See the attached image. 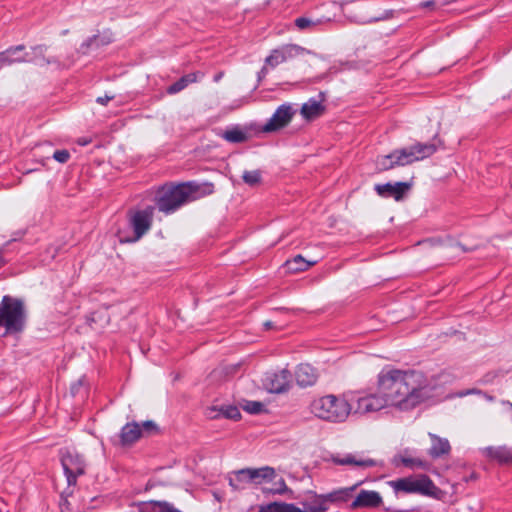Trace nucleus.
Masks as SVG:
<instances>
[{
	"mask_svg": "<svg viewBox=\"0 0 512 512\" xmlns=\"http://www.w3.org/2000/svg\"><path fill=\"white\" fill-rule=\"evenodd\" d=\"M448 382L446 372L427 377L418 370L387 366L377 375V393L358 397L355 413H374L387 407L411 411L437 396L440 386Z\"/></svg>",
	"mask_w": 512,
	"mask_h": 512,
	"instance_id": "1",
	"label": "nucleus"
},
{
	"mask_svg": "<svg viewBox=\"0 0 512 512\" xmlns=\"http://www.w3.org/2000/svg\"><path fill=\"white\" fill-rule=\"evenodd\" d=\"M212 192L213 185L211 183L198 184L196 182H187L163 186L157 192L156 205L159 211L171 214L187 202L194 201Z\"/></svg>",
	"mask_w": 512,
	"mask_h": 512,
	"instance_id": "2",
	"label": "nucleus"
},
{
	"mask_svg": "<svg viewBox=\"0 0 512 512\" xmlns=\"http://www.w3.org/2000/svg\"><path fill=\"white\" fill-rule=\"evenodd\" d=\"M310 411L321 420L343 423L351 414L352 407L344 395L329 394L313 399Z\"/></svg>",
	"mask_w": 512,
	"mask_h": 512,
	"instance_id": "3",
	"label": "nucleus"
},
{
	"mask_svg": "<svg viewBox=\"0 0 512 512\" xmlns=\"http://www.w3.org/2000/svg\"><path fill=\"white\" fill-rule=\"evenodd\" d=\"M437 148L432 143H416L412 146L396 149L388 155L378 159V165L384 169H392L395 166H405L416 161L430 157Z\"/></svg>",
	"mask_w": 512,
	"mask_h": 512,
	"instance_id": "4",
	"label": "nucleus"
},
{
	"mask_svg": "<svg viewBox=\"0 0 512 512\" xmlns=\"http://www.w3.org/2000/svg\"><path fill=\"white\" fill-rule=\"evenodd\" d=\"M27 320L25 304L22 299L5 295L0 302V326L7 334H16L24 330Z\"/></svg>",
	"mask_w": 512,
	"mask_h": 512,
	"instance_id": "5",
	"label": "nucleus"
},
{
	"mask_svg": "<svg viewBox=\"0 0 512 512\" xmlns=\"http://www.w3.org/2000/svg\"><path fill=\"white\" fill-rule=\"evenodd\" d=\"M395 493L421 494L435 496L438 488L433 481L425 474L399 478L389 482Z\"/></svg>",
	"mask_w": 512,
	"mask_h": 512,
	"instance_id": "6",
	"label": "nucleus"
},
{
	"mask_svg": "<svg viewBox=\"0 0 512 512\" xmlns=\"http://www.w3.org/2000/svg\"><path fill=\"white\" fill-rule=\"evenodd\" d=\"M154 207L148 206L129 214V225L133 230L132 236L120 232V241L125 243L136 242L150 229L153 221Z\"/></svg>",
	"mask_w": 512,
	"mask_h": 512,
	"instance_id": "7",
	"label": "nucleus"
},
{
	"mask_svg": "<svg viewBox=\"0 0 512 512\" xmlns=\"http://www.w3.org/2000/svg\"><path fill=\"white\" fill-rule=\"evenodd\" d=\"M296 111L291 104L285 103L280 105L268 121L261 127L263 133H274L286 126L292 121Z\"/></svg>",
	"mask_w": 512,
	"mask_h": 512,
	"instance_id": "8",
	"label": "nucleus"
},
{
	"mask_svg": "<svg viewBox=\"0 0 512 512\" xmlns=\"http://www.w3.org/2000/svg\"><path fill=\"white\" fill-rule=\"evenodd\" d=\"M309 53V50L299 45L286 44L272 50L270 55L266 57L265 64L275 68L281 63Z\"/></svg>",
	"mask_w": 512,
	"mask_h": 512,
	"instance_id": "9",
	"label": "nucleus"
},
{
	"mask_svg": "<svg viewBox=\"0 0 512 512\" xmlns=\"http://www.w3.org/2000/svg\"><path fill=\"white\" fill-rule=\"evenodd\" d=\"M61 463L69 485H75L77 477L85 473V461L78 453L67 450L62 454Z\"/></svg>",
	"mask_w": 512,
	"mask_h": 512,
	"instance_id": "10",
	"label": "nucleus"
},
{
	"mask_svg": "<svg viewBox=\"0 0 512 512\" xmlns=\"http://www.w3.org/2000/svg\"><path fill=\"white\" fill-rule=\"evenodd\" d=\"M292 375L289 370L281 369L268 373L265 378V386L272 393H282L289 389Z\"/></svg>",
	"mask_w": 512,
	"mask_h": 512,
	"instance_id": "11",
	"label": "nucleus"
},
{
	"mask_svg": "<svg viewBox=\"0 0 512 512\" xmlns=\"http://www.w3.org/2000/svg\"><path fill=\"white\" fill-rule=\"evenodd\" d=\"M333 462L341 466H354L358 468L375 467L379 463L372 458H365L359 454L348 453L343 456L333 457Z\"/></svg>",
	"mask_w": 512,
	"mask_h": 512,
	"instance_id": "12",
	"label": "nucleus"
},
{
	"mask_svg": "<svg viewBox=\"0 0 512 512\" xmlns=\"http://www.w3.org/2000/svg\"><path fill=\"white\" fill-rule=\"evenodd\" d=\"M482 454L500 465L512 464V448L507 446H489L481 450Z\"/></svg>",
	"mask_w": 512,
	"mask_h": 512,
	"instance_id": "13",
	"label": "nucleus"
},
{
	"mask_svg": "<svg viewBox=\"0 0 512 512\" xmlns=\"http://www.w3.org/2000/svg\"><path fill=\"white\" fill-rule=\"evenodd\" d=\"M382 504V497L377 491L361 490L351 503L352 509L376 508Z\"/></svg>",
	"mask_w": 512,
	"mask_h": 512,
	"instance_id": "14",
	"label": "nucleus"
},
{
	"mask_svg": "<svg viewBox=\"0 0 512 512\" xmlns=\"http://www.w3.org/2000/svg\"><path fill=\"white\" fill-rule=\"evenodd\" d=\"M428 436L431 441V446L427 453L431 458L438 459L450 454L451 445L447 438L440 437L431 432L428 433Z\"/></svg>",
	"mask_w": 512,
	"mask_h": 512,
	"instance_id": "15",
	"label": "nucleus"
},
{
	"mask_svg": "<svg viewBox=\"0 0 512 512\" xmlns=\"http://www.w3.org/2000/svg\"><path fill=\"white\" fill-rule=\"evenodd\" d=\"M409 188L410 185L405 182H397L395 184H377L375 186V190L378 195L382 197H393L397 201L402 199L403 195L409 190Z\"/></svg>",
	"mask_w": 512,
	"mask_h": 512,
	"instance_id": "16",
	"label": "nucleus"
},
{
	"mask_svg": "<svg viewBox=\"0 0 512 512\" xmlns=\"http://www.w3.org/2000/svg\"><path fill=\"white\" fill-rule=\"evenodd\" d=\"M317 379V370L310 364H300L295 370L296 383L302 388L313 386Z\"/></svg>",
	"mask_w": 512,
	"mask_h": 512,
	"instance_id": "17",
	"label": "nucleus"
},
{
	"mask_svg": "<svg viewBox=\"0 0 512 512\" xmlns=\"http://www.w3.org/2000/svg\"><path fill=\"white\" fill-rule=\"evenodd\" d=\"M207 416L210 419L226 418L237 421L241 418L240 410L233 405L210 407L207 410Z\"/></svg>",
	"mask_w": 512,
	"mask_h": 512,
	"instance_id": "18",
	"label": "nucleus"
},
{
	"mask_svg": "<svg viewBox=\"0 0 512 512\" xmlns=\"http://www.w3.org/2000/svg\"><path fill=\"white\" fill-rule=\"evenodd\" d=\"M228 483L233 491H241L246 489L247 485L252 484L249 477V468H244L229 473Z\"/></svg>",
	"mask_w": 512,
	"mask_h": 512,
	"instance_id": "19",
	"label": "nucleus"
},
{
	"mask_svg": "<svg viewBox=\"0 0 512 512\" xmlns=\"http://www.w3.org/2000/svg\"><path fill=\"white\" fill-rule=\"evenodd\" d=\"M249 477L252 484L261 485L273 481L276 477V472L274 468L269 466L249 468Z\"/></svg>",
	"mask_w": 512,
	"mask_h": 512,
	"instance_id": "20",
	"label": "nucleus"
},
{
	"mask_svg": "<svg viewBox=\"0 0 512 512\" xmlns=\"http://www.w3.org/2000/svg\"><path fill=\"white\" fill-rule=\"evenodd\" d=\"M325 111V106L322 104V100L315 98L309 99L301 107V115L306 120H313L320 117Z\"/></svg>",
	"mask_w": 512,
	"mask_h": 512,
	"instance_id": "21",
	"label": "nucleus"
},
{
	"mask_svg": "<svg viewBox=\"0 0 512 512\" xmlns=\"http://www.w3.org/2000/svg\"><path fill=\"white\" fill-rule=\"evenodd\" d=\"M301 504L303 506L301 512H325L328 510L324 494L313 493L310 497L301 501Z\"/></svg>",
	"mask_w": 512,
	"mask_h": 512,
	"instance_id": "22",
	"label": "nucleus"
},
{
	"mask_svg": "<svg viewBox=\"0 0 512 512\" xmlns=\"http://www.w3.org/2000/svg\"><path fill=\"white\" fill-rule=\"evenodd\" d=\"M360 484L361 483H356L351 487L339 488V489L333 490L327 494H324L326 503L327 502L343 503V502L348 501L349 498L351 497L352 493L357 489V487Z\"/></svg>",
	"mask_w": 512,
	"mask_h": 512,
	"instance_id": "23",
	"label": "nucleus"
},
{
	"mask_svg": "<svg viewBox=\"0 0 512 512\" xmlns=\"http://www.w3.org/2000/svg\"><path fill=\"white\" fill-rule=\"evenodd\" d=\"M46 50L47 47L45 45H36L31 48V53H25L22 57H26V59H35V61L28 62L39 66H46L51 63H56L55 59L45 57Z\"/></svg>",
	"mask_w": 512,
	"mask_h": 512,
	"instance_id": "24",
	"label": "nucleus"
},
{
	"mask_svg": "<svg viewBox=\"0 0 512 512\" xmlns=\"http://www.w3.org/2000/svg\"><path fill=\"white\" fill-rule=\"evenodd\" d=\"M24 50V45H18L15 47L8 48L5 52L0 53V68L6 65H11L13 63H23L25 61H35V59H26V57H16L13 56L20 51Z\"/></svg>",
	"mask_w": 512,
	"mask_h": 512,
	"instance_id": "25",
	"label": "nucleus"
},
{
	"mask_svg": "<svg viewBox=\"0 0 512 512\" xmlns=\"http://www.w3.org/2000/svg\"><path fill=\"white\" fill-rule=\"evenodd\" d=\"M142 430L140 426L133 422L127 423L122 429L120 433V439L122 444H131L137 441L141 436Z\"/></svg>",
	"mask_w": 512,
	"mask_h": 512,
	"instance_id": "26",
	"label": "nucleus"
},
{
	"mask_svg": "<svg viewBox=\"0 0 512 512\" xmlns=\"http://www.w3.org/2000/svg\"><path fill=\"white\" fill-rule=\"evenodd\" d=\"M315 263V261L311 262L303 258L301 255H297L294 258L287 260L284 264V268L289 273H297L307 270Z\"/></svg>",
	"mask_w": 512,
	"mask_h": 512,
	"instance_id": "27",
	"label": "nucleus"
},
{
	"mask_svg": "<svg viewBox=\"0 0 512 512\" xmlns=\"http://www.w3.org/2000/svg\"><path fill=\"white\" fill-rule=\"evenodd\" d=\"M259 512H301V509L292 503L273 502L261 507Z\"/></svg>",
	"mask_w": 512,
	"mask_h": 512,
	"instance_id": "28",
	"label": "nucleus"
},
{
	"mask_svg": "<svg viewBox=\"0 0 512 512\" xmlns=\"http://www.w3.org/2000/svg\"><path fill=\"white\" fill-rule=\"evenodd\" d=\"M223 138L231 143H242L246 140V135L242 130L235 128L225 131Z\"/></svg>",
	"mask_w": 512,
	"mask_h": 512,
	"instance_id": "29",
	"label": "nucleus"
},
{
	"mask_svg": "<svg viewBox=\"0 0 512 512\" xmlns=\"http://www.w3.org/2000/svg\"><path fill=\"white\" fill-rule=\"evenodd\" d=\"M401 462L405 467L409 468H421L427 470L430 466V464L425 460L406 456L401 457Z\"/></svg>",
	"mask_w": 512,
	"mask_h": 512,
	"instance_id": "30",
	"label": "nucleus"
},
{
	"mask_svg": "<svg viewBox=\"0 0 512 512\" xmlns=\"http://www.w3.org/2000/svg\"><path fill=\"white\" fill-rule=\"evenodd\" d=\"M243 181L249 186H256L261 182L262 175L260 170L244 171Z\"/></svg>",
	"mask_w": 512,
	"mask_h": 512,
	"instance_id": "31",
	"label": "nucleus"
},
{
	"mask_svg": "<svg viewBox=\"0 0 512 512\" xmlns=\"http://www.w3.org/2000/svg\"><path fill=\"white\" fill-rule=\"evenodd\" d=\"M288 490L287 485L283 478H279L277 481L274 482L273 487L271 488H264L265 493H271V494H283Z\"/></svg>",
	"mask_w": 512,
	"mask_h": 512,
	"instance_id": "32",
	"label": "nucleus"
},
{
	"mask_svg": "<svg viewBox=\"0 0 512 512\" xmlns=\"http://www.w3.org/2000/svg\"><path fill=\"white\" fill-rule=\"evenodd\" d=\"M264 408L263 403L258 401H248L244 406L243 409L251 414H258L260 413Z\"/></svg>",
	"mask_w": 512,
	"mask_h": 512,
	"instance_id": "33",
	"label": "nucleus"
},
{
	"mask_svg": "<svg viewBox=\"0 0 512 512\" xmlns=\"http://www.w3.org/2000/svg\"><path fill=\"white\" fill-rule=\"evenodd\" d=\"M154 512H181L176 509L173 505L167 502H155L153 506Z\"/></svg>",
	"mask_w": 512,
	"mask_h": 512,
	"instance_id": "34",
	"label": "nucleus"
},
{
	"mask_svg": "<svg viewBox=\"0 0 512 512\" xmlns=\"http://www.w3.org/2000/svg\"><path fill=\"white\" fill-rule=\"evenodd\" d=\"M186 87H187V84L181 77L180 79H178L176 82H174L172 85H170L167 88V92H168V94H176V93L182 91L183 89H185Z\"/></svg>",
	"mask_w": 512,
	"mask_h": 512,
	"instance_id": "35",
	"label": "nucleus"
},
{
	"mask_svg": "<svg viewBox=\"0 0 512 512\" xmlns=\"http://www.w3.org/2000/svg\"><path fill=\"white\" fill-rule=\"evenodd\" d=\"M314 25H316V22L307 17H298L295 19V26L300 30H304Z\"/></svg>",
	"mask_w": 512,
	"mask_h": 512,
	"instance_id": "36",
	"label": "nucleus"
},
{
	"mask_svg": "<svg viewBox=\"0 0 512 512\" xmlns=\"http://www.w3.org/2000/svg\"><path fill=\"white\" fill-rule=\"evenodd\" d=\"M52 157L59 163H66L68 162V160L70 159V153L68 150L66 149H62V150H56L53 154H52Z\"/></svg>",
	"mask_w": 512,
	"mask_h": 512,
	"instance_id": "37",
	"label": "nucleus"
},
{
	"mask_svg": "<svg viewBox=\"0 0 512 512\" xmlns=\"http://www.w3.org/2000/svg\"><path fill=\"white\" fill-rule=\"evenodd\" d=\"M202 77H203V74L200 72H193V73H189V74L182 76V78L185 81V83L187 84V86L189 84L197 82Z\"/></svg>",
	"mask_w": 512,
	"mask_h": 512,
	"instance_id": "38",
	"label": "nucleus"
},
{
	"mask_svg": "<svg viewBox=\"0 0 512 512\" xmlns=\"http://www.w3.org/2000/svg\"><path fill=\"white\" fill-rule=\"evenodd\" d=\"M114 99V96H108V95H105L103 97H98L96 99V102L101 104V105H106L110 100Z\"/></svg>",
	"mask_w": 512,
	"mask_h": 512,
	"instance_id": "39",
	"label": "nucleus"
},
{
	"mask_svg": "<svg viewBox=\"0 0 512 512\" xmlns=\"http://www.w3.org/2000/svg\"><path fill=\"white\" fill-rule=\"evenodd\" d=\"M422 8H433L435 6V2L432 0L424 1L420 4Z\"/></svg>",
	"mask_w": 512,
	"mask_h": 512,
	"instance_id": "40",
	"label": "nucleus"
},
{
	"mask_svg": "<svg viewBox=\"0 0 512 512\" xmlns=\"http://www.w3.org/2000/svg\"><path fill=\"white\" fill-rule=\"evenodd\" d=\"M154 427H155V425H154V423L152 421H146V422L143 423V428L145 430H150V429H152Z\"/></svg>",
	"mask_w": 512,
	"mask_h": 512,
	"instance_id": "41",
	"label": "nucleus"
},
{
	"mask_svg": "<svg viewBox=\"0 0 512 512\" xmlns=\"http://www.w3.org/2000/svg\"><path fill=\"white\" fill-rule=\"evenodd\" d=\"M98 40H99V37L94 36L93 38L89 39V41L87 42V45L90 46V45L98 44Z\"/></svg>",
	"mask_w": 512,
	"mask_h": 512,
	"instance_id": "42",
	"label": "nucleus"
},
{
	"mask_svg": "<svg viewBox=\"0 0 512 512\" xmlns=\"http://www.w3.org/2000/svg\"><path fill=\"white\" fill-rule=\"evenodd\" d=\"M223 77V73L220 72V73H217L215 76H214V81L215 82H219L221 80V78Z\"/></svg>",
	"mask_w": 512,
	"mask_h": 512,
	"instance_id": "43",
	"label": "nucleus"
},
{
	"mask_svg": "<svg viewBox=\"0 0 512 512\" xmlns=\"http://www.w3.org/2000/svg\"><path fill=\"white\" fill-rule=\"evenodd\" d=\"M5 263V260L3 258V252L2 250L0 249V267H2Z\"/></svg>",
	"mask_w": 512,
	"mask_h": 512,
	"instance_id": "44",
	"label": "nucleus"
},
{
	"mask_svg": "<svg viewBox=\"0 0 512 512\" xmlns=\"http://www.w3.org/2000/svg\"><path fill=\"white\" fill-rule=\"evenodd\" d=\"M264 326H265L266 329H270V328L273 327V323L271 321H266L264 323Z\"/></svg>",
	"mask_w": 512,
	"mask_h": 512,
	"instance_id": "45",
	"label": "nucleus"
},
{
	"mask_svg": "<svg viewBox=\"0 0 512 512\" xmlns=\"http://www.w3.org/2000/svg\"><path fill=\"white\" fill-rule=\"evenodd\" d=\"M80 144L85 145L86 144L85 140H82V142Z\"/></svg>",
	"mask_w": 512,
	"mask_h": 512,
	"instance_id": "46",
	"label": "nucleus"
},
{
	"mask_svg": "<svg viewBox=\"0 0 512 512\" xmlns=\"http://www.w3.org/2000/svg\"><path fill=\"white\" fill-rule=\"evenodd\" d=\"M80 144L85 145L86 144L85 140H82V142Z\"/></svg>",
	"mask_w": 512,
	"mask_h": 512,
	"instance_id": "47",
	"label": "nucleus"
},
{
	"mask_svg": "<svg viewBox=\"0 0 512 512\" xmlns=\"http://www.w3.org/2000/svg\"><path fill=\"white\" fill-rule=\"evenodd\" d=\"M511 408H512V404H511Z\"/></svg>",
	"mask_w": 512,
	"mask_h": 512,
	"instance_id": "48",
	"label": "nucleus"
}]
</instances>
